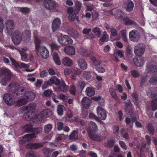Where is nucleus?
Masks as SVG:
<instances>
[{
    "mask_svg": "<svg viewBox=\"0 0 157 157\" xmlns=\"http://www.w3.org/2000/svg\"><path fill=\"white\" fill-rule=\"evenodd\" d=\"M6 89L8 92L15 94L17 97L19 98L22 97L25 88L19 86L16 82H11L7 87Z\"/></svg>",
    "mask_w": 157,
    "mask_h": 157,
    "instance_id": "1",
    "label": "nucleus"
},
{
    "mask_svg": "<svg viewBox=\"0 0 157 157\" xmlns=\"http://www.w3.org/2000/svg\"><path fill=\"white\" fill-rule=\"evenodd\" d=\"M82 5V3L77 1L75 3L74 8L72 7H69L67 9V12L69 14L68 19L70 22H73L75 21V16H76L80 11Z\"/></svg>",
    "mask_w": 157,
    "mask_h": 157,
    "instance_id": "2",
    "label": "nucleus"
},
{
    "mask_svg": "<svg viewBox=\"0 0 157 157\" xmlns=\"http://www.w3.org/2000/svg\"><path fill=\"white\" fill-rule=\"evenodd\" d=\"M12 73L8 69H2L0 71L1 82L2 85L6 86L7 82L11 80Z\"/></svg>",
    "mask_w": 157,
    "mask_h": 157,
    "instance_id": "3",
    "label": "nucleus"
},
{
    "mask_svg": "<svg viewBox=\"0 0 157 157\" xmlns=\"http://www.w3.org/2000/svg\"><path fill=\"white\" fill-rule=\"evenodd\" d=\"M58 41L62 46L71 44L73 42V41L71 37L67 35L58 37Z\"/></svg>",
    "mask_w": 157,
    "mask_h": 157,
    "instance_id": "4",
    "label": "nucleus"
},
{
    "mask_svg": "<svg viewBox=\"0 0 157 157\" xmlns=\"http://www.w3.org/2000/svg\"><path fill=\"white\" fill-rule=\"evenodd\" d=\"M145 49V45L143 43L139 44L136 46L134 49V52L136 56H142L144 53Z\"/></svg>",
    "mask_w": 157,
    "mask_h": 157,
    "instance_id": "5",
    "label": "nucleus"
},
{
    "mask_svg": "<svg viewBox=\"0 0 157 157\" xmlns=\"http://www.w3.org/2000/svg\"><path fill=\"white\" fill-rule=\"evenodd\" d=\"M3 100L5 103L8 105L11 106L14 104L15 100L13 96L10 94H5L3 96Z\"/></svg>",
    "mask_w": 157,
    "mask_h": 157,
    "instance_id": "6",
    "label": "nucleus"
},
{
    "mask_svg": "<svg viewBox=\"0 0 157 157\" xmlns=\"http://www.w3.org/2000/svg\"><path fill=\"white\" fill-rule=\"evenodd\" d=\"M12 40L15 45L19 44L22 40V35L20 33L15 31L12 37Z\"/></svg>",
    "mask_w": 157,
    "mask_h": 157,
    "instance_id": "7",
    "label": "nucleus"
},
{
    "mask_svg": "<svg viewBox=\"0 0 157 157\" xmlns=\"http://www.w3.org/2000/svg\"><path fill=\"white\" fill-rule=\"evenodd\" d=\"M38 54L40 53L41 57L43 59H47L49 56V52L45 47L42 46L39 49L36 51Z\"/></svg>",
    "mask_w": 157,
    "mask_h": 157,
    "instance_id": "8",
    "label": "nucleus"
},
{
    "mask_svg": "<svg viewBox=\"0 0 157 157\" xmlns=\"http://www.w3.org/2000/svg\"><path fill=\"white\" fill-rule=\"evenodd\" d=\"M23 96L25 99L27 101H30L33 100L36 97V94L34 93L32 91H25V90L23 94Z\"/></svg>",
    "mask_w": 157,
    "mask_h": 157,
    "instance_id": "9",
    "label": "nucleus"
},
{
    "mask_svg": "<svg viewBox=\"0 0 157 157\" xmlns=\"http://www.w3.org/2000/svg\"><path fill=\"white\" fill-rule=\"evenodd\" d=\"M44 4L46 8L49 10H54L56 7V3L52 0H45Z\"/></svg>",
    "mask_w": 157,
    "mask_h": 157,
    "instance_id": "10",
    "label": "nucleus"
},
{
    "mask_svg": "<svg viewBox=\"0 0 157 157\" xmlns=\"http://www.w3.org/2000/svg\"><path fill=\"white\" fill-rule=\"evenodd\" d=\"M98 117L101 120H104L106 119L107 114L105 111L101 107L98 106L97 109Z\"/></svg>",
    "mask_w": 157,
    "mask_h": 157,
    "instance_id": "11",
    "label": "nucleus"
},
{
    "mask_svg": "<svg viewBox=\"0 0 157 157\" xmlns=\"http://www.w3.org/2000/svg\"><path fill=\"white\" fill-rule=\"evenodd\" d=\"M130 40L134 42H137L139 40L140 35L137 31L132 30L129 33Z\"/></svg>",
    "mask_w": 157,
    "mask_h": 157,
    "instance_id": "12",
    "label": "nucleus"
},
{
    "mask_svg": "<svg viewBox=\"0 0 157 157\" xmlns=\"http://www.w3.org/2000/svg\"><path fill=\"white\" fill-rule=\"evenodd\" d=\"M35 137V134H28L24 135L23 137V139L20 140L19 141V143L20 144H26L27 141H29L30 140Z\"/></svg>",
    "mask_w": 157,
    "mask_h": 157,
    "instance_id": "13",
    "label": "nucleus"
},
{
    "mask_svg": "<svg viewBox=\"0 0 157 157\" xmlns=\"http://www.w3.org/2000/svg\"><path fill=\"white\" fill-rule=\"evenodd\" d=\"M6 26V29L9 34L12 33L14 27V23L13 21L11 20H7L5 23Z\"/></svg>",
    "mask_w": 157,
    "mask_h": 157,
    "instance_id": "14",
    "label": "nucleus"
},
{
    "mask_svg": "<svg viewBox=\"0 0 157 157\" xmlns=\"http://www.w3.org/2000/svg\"><path fill=\"white\" fill-rule=\"evenodd\" d=\"M10 58L12 65L14 66L16 68H28L29 67V66L26 64L23 63H19L12 58L10 57Z\"/></svg>",
    "mask_w": 157,
    "mask_h": 157,
    "instance_id": "15",
    "label": "nucleus"
},
{
    "mask_svg": "<svg viewBox=\"0 0 157 157\" xmlns=\"http://www.w3.org/2000/svg\"><path fill=\"white\" fill-rule=\"evenodd\" d=\"M65 52L69 56L74 55L75 54V48L72 46H68L65 47L64 49Z\"/></svg>",
    "mask_w": 157,
    "mask_h": 157,
    "instance_id": "16",
    "label": "nucleus"
},
{
    "mask_svg": "<svg viewBox=\"0 0 157 157\" xmlns=\"http://www.w3.org/2000/svg\"><path fill=\"white\" fill-rule=\"evenodd\" d=\"M60 24V20L59 18H56L54 19L52 25V29L53 32L59 27Z\"/></svg>",
    "mask_w": 157,
    "mask_h": 157,
    "instance_id": "17",
    "label": "nucleus"
},
{
    "mask_svg": "<svg viewBox=\"0 0 157 157\" xmlns=\"http://www.w3.org/2000/svg\"><path fill=\"white\" fill-rule=\"evenodd\" d=\"M98 130L97 126L95 123L94 122H91L89 124L88 130V135L90 133H93V132L97 131Z\"/></svg>",
    "mask_w": 157,
    "mask_h": 157,
    "instance_id": "18",
    "label": "nucleus"
},
{
    "mask_svg": "<svg viewBox=\"0 0 157 157\" xmlns=\"http://www.w3.org/2000/svg\"><path fill=\"white\" fill-rule=\"evenodd\" d=\"M133 61L135 65L138 67H142L144 63V58L140 57L137 58H134Z\"/></svg>",
    "mask_w": 157,
    "mask_h": 157,
    "instance_id": "19",
    "label": "nucleus"
},
{
    "mask_svg": "<svg viewBox=\"0 0 157 157\" xmlns=\"http://www.w3.org/2000/svg\"><path fill=\"white\" fill-rule=\"evenodd\" d=\"M52 111L50 109H46L44 110L42 112L39 114L37 117L39 116H41L42 118L41 120L44 117H48L50 116L52 114Z\"/></svg>",
    "mask_w": 157,
    "mask_h": 157,
    "instance_id": "20",
    "label": "nucleus"
},
{
    "mask_svg": "<svg viewBox=\"0 0 157 157\" xmlns=\"http://www.w3.org/2000/svg\"><path fill=\"white\" fill-rule=\"evenodd\" d=\"M88 135L90 138L94 141H101L103 139L102 136L97 134H94V133H90Z\"/></svg>",
    "mask_w": 157,
    "mask_h": 157,
    "instance_id": "21",
    "label": "nucleus"
},
{
    "mask_svg": "<svg viewBox=\"0 0 157 157\" xmlns=\"http://www.w3.org/2000/svg\"><path fill=\"white\" fill-rule=\"evenodd\" d=\"M91 102V100L86 97L83 98L81 101L83 107L86 109L89 107Z\"/></svg>",
    "mask_w": 157,
    "mask_h": 157,
    "instance_id": "22",
    "label": "nucleus"
},
{
    "mask_svg": "<svg viewBox=\"0 0 157 157\" xmlns=\"http://www.w3.org/2000/svg\"><path fill=\"white\" fill-rule=\"evenodd\" d=\"M125 8L126 10L130 12L132 10L134 7V3L132 1L128 0L125 3Z\"/></svg>",
    "mask_w": 157,
    "mask_h": 157,
    "instance_id": "23",
    "label": "nucleus"
},
{
    "mask_svg": "<svg viewBox=\"0 0 157 157\" xmlns=\"http://www.w3.org/2000/svg\"><path fill=\"white\" fill-rule=\"evenodd\" d=\"M36 107V105L35 103H31L23 108L25 111L33 113H34V110Z\"/></svg>",
    "mask_w": 157,
    "mask_h": 157,
    "instance_id": "24",
    "label": "nucleus"
},
{
    "mask_svg": "<svg viewBox=\"0 0 157 157\" xmlns=\"http://www.w3.org/2000/svg\"><path fill=\"white\" fill-rule=\"evenodd\" d=\"M21 130L24 133H29L32 132V126L30 124H26L21 128Z\"/></svg>",
    "mask_w": 157,
    "mask_h": 157,
    "instance_id": "25",
    "label": "nucleus"
},
{
    "mask_svg": "<svg viewBox=\"0 0 157 157\" xmlns=\"http://www.w3.org/2000/svg\"><path fill=\"white\" fill-rule=\"evenodd\" d=\"M77 62L81 69L85 70L87 68V63L84 59H79L78 60Z\"/></svg>",
    "mask_w": 157,
    "mask_h": 157,
    "instance_id": "26",
    "label": "nucleus"
},
{
    "mask_svg": "<svg viewBox=\"0 0 157 157\" xmlns=\"http://www.w3.org/2000/svg\"><path fill=\"white\" fill-rule=\"evenodd\" d=\"M60 86L58 88V90H61L64 92H66L68 90V86L66 85L63 80H61V83Z\"/></svg>",
    "mask_w": 157,
    "mask_h": 157,
    "instance_id": "27",
    "label": "nucleus"
},
{
    "mask_svg": "<svg viewBox=\"0 0 157 157\" xmlns=\"http://www.w3.org/2000/svg\"><path fill=\"white\" fill-rule=\"evenodd\" d=\"M62 63L64 65L71 66L73 64V61L71 59L67 57H64L62 60Z\"/></svg>",
    "mask_w": 157,
    "mask_h": 157,
    "instance_id": "28",
    "label": "nucleus"
},
{
    "mask_svg": "<svg viewBox=\"0 0 157 157\" xmlns=\"http://www.w3.org/2000/svg\"><path fill=\"white\" fill-rule=\"evenodd\" d=\"M27 101L25 99L23 96V98L19 99L16 102V106L17 107L25 105L27 103Z\"/></svg>",
    "mask_w": 157,
    "mask_h": 157,
    "instance_id": "29",
    "label": "nucleus"
},
{
    "mask_svg": "<svg viewBox=\"0 0 157 157\" xmlns=\"http://www.w3.org/2000/svg\"><path fill=\"white\" fill-rule=\"evenodd\" d=\"M108 35L107 33L105 32L103 33L102 36L99 40V44L101 46L104 42H107L108 40Z\"/></svg>",
    "mask_w": 157,
    "mask_h": 157,
    "instance_id": "30",
    "label": "nucleus"
},
{
    "mask_svg": "<svg viewBox=\"0 0 157 157\" xmlns=\"http://www.w3.org/2000/svg\"><path fill=\"white\" fill-rule=\"evenodd\" d=\"M29 145L31 149H35L43 147L44 146V143L42 142L40 143H31Z\"/></svg>",
    "mask_w": 157,
    "mask_h": 157,
    "instance_id": "31",
    "label": "nucleus"
},
{
    "mask_svg": "<svg viewBox=\"0 0 157 157\" xmlns=\"http://www.w3.org/2000/svg\"><path fill=\"white\" fill-rule=\"evenodd\" d=\"M149 84L156 85L157 84V73L154 74L150 78L148 82Z\"/></svg>",
    "mask_w": 157,
    "mask_h": 157,
    "instance_id": "32",
    "label": "nucleus"
},
{
    "mask_svg": "<svg viewBox=\"0 0 157 157\" xmlns=\"http://www.w3.org/2000/svg\"><path fill=\"white\" fill-rule=\"evenodd\" d=\"M85 92L86 95L89 97H91L94 95L95 94V91L93 88L90 87H88L86 89Z\"/></svg>",
    "mask_w": 157,
    "mask_h": 157,
    "instance_id": "33",
    "label": "nucleus"
},
{
    "mask_svg": "<svg viewBox=\"0 0 157 157\" xmlns=\"http://www.w3.org/2000/svg\"><path fill=\"white\" fill-rule=\"evenodd\" d=\"M34 113L27 111L23 115V117L26 121H29L32 119L34 117Z\"/></svg>",
    "mask_w": 157,
    "mask_h": 157,
    "instance_id": "34",
    "label": "nucleus"
},
{
    "mask_svg": "<svg viewBox=\"0 0 157 157\" xmlns=\"http://www.w3.org/2000/svg\"><path fill=\"white\" fill-rule=\"evenodd\" d=\"M53 59L56 64L57 65L61 64V61L58 54L56 52H54L53 54Z\"/></svg>",
    "mask_w": 157,
    "mask_h": 157,
    "instance_id": "35",
    "label": "nucleus"
},
{
    "mask_svg": "<svg viewBox=\"0 0 157 157\" xmlns=\"http://www.w3.org/2000/svg\"><path fill=\"white\" fill-rule=\"evenodd\" d=\"M91 31V29H90L84 28L83 29L82 33L86 34V38L90 39L93 37V35L89 33Z\"/></svg>",
    "mask_w": 157,
    "mask_h": 157,
    "instance_id": "36",
    "label": "nucleus"
},
{
    "mask_svg": "<svg viewBox=\"0 0 157 157\" xmlns=\"http://www.w3.org/2000/svg\"><path fill=\"white\" fill-rule=\"evenodd\" d=\"M89 57L91 60L93 65L97 66L101 64V61L99 60H97L94 56L91 55Z\"/></svg>",
    "mask_w": 157,
    "mask_h": 157,
    "instance_id": "37",
    "label": "nucleus"
},
{
    "mask_svg": "<svg viewBox=\"0 0 157 157\" xmlns=\"http://www.w3.org/2000/svg\"><path fill=\"white\" fill-rule=\"evenodd\" d=\"M123 21L125 25H135L136 22L133 20H131L130 18L127 17H125L123 18Z\"/></svg>",
    "mask_w": 157,
    "mask_h": 157,
    "instance_id": "38",
    "label": "nucleus"
},
{
    "mask_svg": "<svg viewBox=\"0 0 157 157\" xmlns=\"http://www.w3.org/2000/svg\"><path fill=\"white\" fill-rule=\"evenodd\" d=\"M20 53L21 56V60L26 62H28L29 60L28 55L23 51H21Z\"/></svg>",
    "mask_w": 157,
    "mask_h": 157,
    "instance_id": "39",
    "label": "nucleus"
},
{
    "mask_svg": "<svg viewBox=\"0 0 157 157\" xmlns=\"http://www.w3.org/2000/svg\"><path fill=\"white\" fill-rule=\"evenodd\" d=\"M147 81V76L145 77L142 76L140 82V87H143L144 86H147L148 85Z\"/></svg>",
    "mask_w": 157,
    "mask_h": 157,
    "instance_id": "40",
    "label": "nucleus"
},
{
    "mask_svg": "<svg viewBox=\"0 0 157 157\" xmlns=\"http://www.w3.org/2000/svg\"><path fill=\"white\" fill-rule=\"evenodd\" d=\"M146 128L148 130L149 134L153 135L155 133V129L153 125L151 123H149L147 125Z\"/></svg>",
    "mask_w": 157,
    "mask_h": 157,
    "instance_id": "41",
    "label": "nucleus"
},
{
    "mask_svg": "<svg viewBox=\"0 0 157 157\" xmlns=\"http://www.w3.org/2000/svg\"><path fill=\"white\" fill-rule=\"evenodd\" d=\"M78 132L77 130L73 131L69 136L70 140L77 139L78 138Z\"/></svg>",
    "mask_w": 157,
    "mask_h": 157,
    "instance_id": "42",
    "label": "nucleus"
},
{
    "mask_svg": "<svg viewBox=\"0 0 157 157\" xmlns=\"http://www.w3.org/2000/svg\"><path fill=\"white\" fill-rule=\"evenodd\" d=\"M148 69L150 73L157 72V66L155 65L151 64L149 66Z\"/></svg>",
    "mask_w": 157,
    "mask_h": 157,
    "instance_id": "43",
    "label": "nucleus"
},
{
    "mask_svg": "<svg viewBox=\"0 0 157 157\" xmlns=\"http://www.w3.org/2000/svg\"><path fill=\"white\" fill-rule=\"evenodd\" d=\"M131 96L133 99H135L134 104L136 105H138L137 101L139 98V95L136 92H134L131 94Z\"/></svg>",
    "mask_w": 157,
    "mask_h": 157,
    "instance_id": "44",
    "label": "nucleus"
},
{
    "mask_svg": "<svg viewBox=\"0 0 157 157\" xmlns=\"http://www.w3.org/2000/svg\"><path fill=\"white\" fill-rule=\"evenodd\" d=\"M18 9L20 12L24 13H28L30 11L29 8L27 7H19Z\"/></svg>",
    "mask_w": 157,
    "mask_h": 157,
    "instance_id": "45",
    "label": "nucleus"
},
{
    "mask_svg": "<svg viewBox=\"0 0 157 157\" xmlns=\"http://www.w3.org/2000/svg\"><path fill=\"white\" fill-rule=\"evenodd\" d=\"M64 108V106L63 105H60L58 106L57 109V112L59 115H61L63 114Z\"/></svg>",
    "mask_w": 157,
    "mask_h": 157,
    "instance_id": "46",
    "label": "nucleus"
},
{
    "mask_svg": "<svg viewBox=\"0 0 157 157\" xmlns=\"http://www.w3.org/2000/svg\"><path fill=\"white\" fill-rule=\"evenodd\" d=\"M115 141L113 140H108L107 142L105 144V145L107 147H112L114 144Z\"/></svg>",
    "mask_w": 157,
    "mask_h": 157,
    "instance_id": "47",
    "label": "nucleus"
},
{
    "mask_svg": "<svg viewBox=\"0 0 157 157\" xmlns=\"http://www.w3.org/2000/svg\"><path fill=\"white\" fill-rule=\"evenodd\" d=\"M52 128V125L49 124L45 125L44 127V131L45 133H48L51 131Z\"/></svg>",
    "mask_w": 157,
    "mask_h": 157,
    "instance_id": "48",
    "label": "nucleus"
},
{
    "mask_svg": "<svg viewBox=\"0 0 157 157\" xmlns=\"http://www.w3.org/2000/svg\"><path fill=\"white\" fill-rule=\"evenodd\" d=\"M76 91L77 89L76 87L74 85H71L69 90L71 94L72 95H75Z\"/></svg>",
    "mask_w": 157,
    "mask_h": 157,
    "instance_id": "49",
    "label": "nucleus"
},
{
    "mask_svg": "<svg viewBox=\"0 0 157 157\" xmlns=\"http://www.w3.org/2000/svg\"><path fill=\"white\" fill-rule=\"evenodd\" d=\"M121 134L122 135V137L127 140L129 138V135L127 132H126L125 129L122 128L121 130Z\"/></svg>",
    "mask_w": 157,
    "mask_h": 157,
    "instance_id": "50",
    "label": "nucleus"
},
{
    "mask_svg": "<svg viewBox=\"0 0 157 157\" xmlns=\"http://www.w3.org/2000/svg\"><path fill=\"white\" fill-rule=\"evenodd\" d=\"M33 130H32V132H33L32 134H35L36 136V134H38L40 133L42 131V128L41 127H38L35 128H33Z\"/></svg>",
    "mask_w": 157,
    "mask_h": 157,
    "instance_id": "51",
    "label": "nucleus"
},
{
    "mask_svg": "<svg viewBox=\"0 0 157 157\" xmlns=\"http://www.w3.org/2000/svg\"><path fill=\"white\" fill-rule=\"evenodd\" d=\"M52 151L48 147H44L43 148L42 150V153L45 155H49L51 154V152Z\"/></svg>",
    "mask_w": 157,
    "mask_h": 157,
    "instance_id": "52",
    "label": "nucleus"
},
{
    "mask_svg": "<svg viewBox=\"0 0 157 157\" xmlns=\"http://www.w3.org/2000/svg\"><path fill=\"white\" fill-rule=\"evenodd\" d=\"M26 157H38L35 152L32 151H29L26 154Z\"/></svg>",
    "mask_w": 157,
    "mask_h": 157,
    "instance_id": "53",
    "label": "nucleus"
},
{
    "mask_svg": "<svg viewBox=\"0 0 157 157\" xmlns=\"http://www.w3.org/2000/svg\"><path fill=\"white\" fill-rule=\"evenodd\" d=\"M130 73L131 75L134 78H137L139 76V73L136 70H131L130 71Z\"/></svg>",
    "mask_w": 157,
    "mask_h": 157,
    "instance_id": "54",
    "label": "nucleus"
},
{
    "mask_svg": "<svg viewBox=\"0 0 157 157\" xmlns=\"http://www.w3.org/2000/svg\"><path fill=\"white\" fill-rule=\"evenodd\" d=\"M57 130L58 131L62 130L64 128V124L62 122H57Z\"/></svg>",
    "mask_w": 157,
    "mask_h": 157,
    "instance_id": "55",
    "label": "nucleus"
},
{
    "mask_svg": "<svg viewBox=\"0 0 157 157\" xmlns=\"http://www.w3.org/2000/svg\"><path fill=\"white\" fill-rule=\"evenodd\" d=\"M86 85L85 82L82 81H78V86L79 87V89L82 91Z\"/></svg>",
    "mask_w": 157,
    "mask_h": 157,
    "instance_id": "56",
    "label": "nucleus"
},
{
    "mask_svg": "<svg viewBox=\"0 0 157 157\" xmlns=\"http://www.w3.org/2000/svg\"><path fill=\"white\" fill-rule=\"evenodd\" d=\"M96 70L99 73H103L105 71V69L102 67L100 66H98L95 67Z\"/></svg>",
    "mask_w": 157,
    "mask_h": 157,
    "instance_id": "57",
    "label": "nucleus"
},
{
    "mask_svg": "<svg viewBox=\"0 0 157 157\" xmlns=\"http://www.w3.org/2000/svg\"><path fill=\"white\" fill-rule=\"evenodd\" d=\"M50 46L52 51L58 50L59 47V46L55 43H52Z\"/></svg>",
    "mask_w": 157,
    "mask_h": 157,
    "instance_id": "58",
    "label": "nucleus"
},
{
    "mask_svg": "<svg viewBox=\"0 0 157 157\" xmlns=\"http://www.w3.org/2000/svg\"><path fill=\"white\" fill-rule=\"evenodd\" d=\"M35 48L36 51L39 49L42 46H40V40L37 38L35 40Z\"/></svg>",
    "mask_w": 157,
    "mask_h": 157,
    "instance_id": "59",
    "label": "nucleus"
},
{
    "mask_svg": "<svg viewBox=\"0 0 157 157\" xmlns=\"http://www.w3.org/2000/svg\"><path fill=\"white\" fill-rule=\"evenodd\" d=\"M23 35L26 39L31 37L30 31L29 30H25L23 33Z\"/></svg>",
    "mask_w": 157,
    "mask_h": 157,
    "instance_id": "60",
    "label": "nucleus"
},
{
    "mask_svg": "<svg viewBox=\"0 0 157 157\" xmlns=\"http://www.w3.org/2000/svg\"><path fill=\"white\" fill-rule=\"evenodd\" d=\"M52 91V90L48 89L44 91L43 93V95L46 97L49 96L50 95L53 94Z\"/></svg>",
    "mask_w": 157,
    "mask_h": 157,
    "instance_id": "61",
    "label": "nucleus"
},
{
    "mask_svg": "<svg viewBox=\"0 0 157 157\" xmlns=\"http://www.w3.org/2000/svg\"><path fill=\"white\" fill-rule=\"evenodd\" d=\"M93 32L96 35L99 36L101 34V31L99 28L96 27L93 29L92 30Z\"/></svg>",
    "mask_w": 157,
    "mask_h": 157,
    "instance_id": "62",
    "label": "nucleus"
},
{
    "mask_svg": "<svg viewBox=\"0 0 157 157\" xmlns=\"http://www.w3.org/2000/svg\"><path fill=\"white\" fill-rule=\"evenodd\" d=\"M119 144L121 147L124 149L126 150L127 149V146L124 141L119 140Z\"/></svg>",
    "mask_w": 157,
    "mask_h": 157,
    "instance_id": "63",
    "label": "nucleus"
},
{
    "mask_svg": "<svg viewBox=\"0 0 157 157\" xmlns=\"http://www.w3.org/2000/svg\"><path fill=\"white\" fill-rule=\"evenodd\" d=\"M156 102L153 101H152L151 107L152 110L153 111H155L157 109V104L156 103Z\"/></svg>",
    "mask_w": 157,
    "mask_h": 157,
    "instance_id": "64",
    "label": "nucleus"
}]
</instances>
